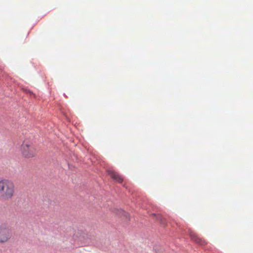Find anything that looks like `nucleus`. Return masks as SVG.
<instances>
[{"instance_id": "f03ea898", "label": "nucleus", "mask_w": 253, "mask_h": 253, "mask_svg": "<svg viewBox=\"0 0 253 253\" xmlns=\"http://www.w3.org/2000/svg\"><path fill=\"white\" fill-rule=\"evenodd\" d=\"M21 153L23 156L27 158L35 157L38 152L37 149L31 142L24 141L21 145Z\"/></svg>"}, {"instance_id": "0eeeda50", "label": "nucleus", "mask_w": 253, "mask_h": 253, "mask_svg": "<svg viewBox=\"0 0 253 253\" xmlns=\"http://www.w3.org/2000/svg\"><path fill=\"white\" fill-rule=\"evenodd\" d=\"M116 213L122 218H126V219H127L129 217L128 213L122 210H117Z\"/></svg>"}, {"instance_id": "7ed1b4c3", "label": "nucleus", "mask_w": 253, "mask_h": 253, "mask_svg": "<svg viewBox=\"0 0 253 253\" xmlns=\"http://www.w3.org/2000/svg\"><path fill=\"white\" fill-rule=\"evenodd\" d=\"M12 237L11 229L7 225H0V244H5L9 242Z\"/></svg>"}, {"instance_id": "39448f33", "label": "nucleus", "mask_w": 253, "mask_h": 253, "mask_svg": "<svg viewBox=\"0 0 253 253\" xmlns=\"http://www.w3.org/2000/svg\"><path fill=\"white\" fill-rule=\"evenodd\" d=\"M107 172L110 177L116 182L119 183L123 182V178L118 173L112 169H108Z\"/></svg>"}, {"instance_id": "f257e3e1", "label": "nucleus", "mask_w": 253, "mask_h": 253, "mask_svg": "<svg viewBox=\"0 0 253 253\" xmlns=\"http://www.w3.org/2000/svg\"><path fill=\"white\" fill-rule=\"evenodd\" d=\"M15 193L13 182L8 179L0 180V199L4 201L11 200Z\"/></svg>"}, {"instance_id": "20e7f679", "label": "nucleus", "mask_w": 253, "mask_h": 253, "mask_svg": "<svg viewBox=\"0 0 253 253\" xmlns=\"http://www.w3.org/2000/svg\"><path fill=\"white\" fill-rule=\"evenodd\" d=\"M75 240L84 245L89 244L90 242L89 235L82 231H77L73 235Z\"/></svg>"}, {"instance_id": "423d86ee", "label": "nucleus", "mask_w": 253, "mask_h": 253, "mask_svg": "<svg viewBox=\"0 0 253 253\" xmlns=\"http://www.w3.org/2000/svg\"><path fill=\"white\" fill-rule=\"evenodd\" d=\"M189 234L191 239L194 241L195 242L200 244L202 245H204V241H203L202 239H200L194 231L189 230Z\"/></svg>"}, {"instance_id": "6e6552de", "label": "nucleus", "mask_w": 253, "mask_h": 253, "mask_svg": "<svg viewBox=\"0 0 253 253\" xmlns=\"http://www.w3.org/2000/svg\"><path fill=\"white\" fill-rule=\"evenodd\" d=\"M29 93H30V94H32V92L31 91H29Z\"/></svg>"}]
</instances>
